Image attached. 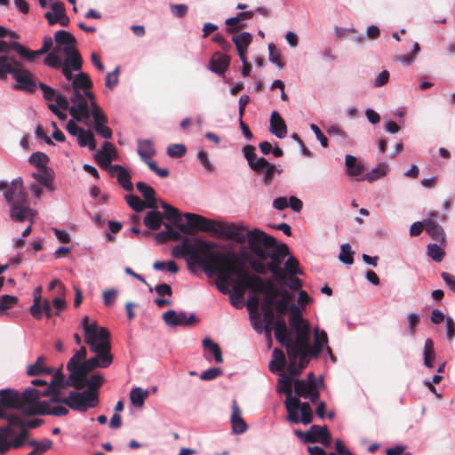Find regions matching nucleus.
I'll return each mask as SVG.
<instances>
[{
	"label": "nucleus",
	"mask_w": 455,
	"mask_h": 455,
	"mask_svg": "<svg viewBox=\"0 0 455 455\" xmlns=\"http://www.w3.org/2000/svg\"><path fill=\"white\" fill-rule=\"evenodd\" d=\"M218 244L197 237H185L181 244L173 248V255L184 258L188 266H200L204 271L212 275L218 274L217 288L222 293H228V280L230 275H235L233 291L229 294L232 306L235 308L243 307L244 291L248 290L243 283L251 278V273L246 262L235 253H226L214 251Z\"/></svg>",
	"instance_id": "1"
},
{
	"label": "nucleus",
	"mask_w": 455,
	"mask_h": 455,
	"mask_svg": "<svg viewBox=\"0 0 455 455\" xmlns=\"http://www.w3.org/2000/svg\"><path fill=\"white\" fill-rule=\"evenodd\" d=\"M264 313L263 322L266 331L270 333L268 327L273 324L275 337L285 347L289 358L287 370L291 376L299 375L308 364L312 357H317L323 348L327 355L335 361L331 347L328 346L327 333L318 327L314 330V343L310 346V327L307 321L300 316V308L296 305L291 306L290 329L283 319L275 320L272 308L261 307Z\"/></svg>",
	"instance_id": "2"
},
{
	"label": "nucleus",
	"mask_w": 455,
	"mask_h": 455,
	"mask_svg": "<svg viewBox=\"0 0 455 455\" xmlns=\"http://www.w3.org/2000/svg\"><path fill=\"white\" fill-rule=\"evenodd\" d=\"M81 325L84 330V342L94 356L86 359L87 350L84 347H81L68 362L67 369L69 371L68 384L77 387L84 386L83 381L87 373L98 368L109 367L114 359L108 331L98 325L96 322H90L87 315L82 318Z\"/></svg>",
	"instance_id": "3"
},
{
	"label": "nucleus",
	"mask_w": 455,
	"mask_h": 455,
	"mask_svg": "<svg viewBox=\"0 0 455 455\" xmlns=\"http://www.w3.org/2000/svg\"><path fill=\"white\" fill-rule=\"evenodd\" d=\"M43 423L41 419L24 420L17 413H6L0 408V454L12 448H20L25 443L28 429L36 428Z\"/></svg>",
	"instance_id": "4"
},
{
	"label": "nucleus",
	"mask_w": 455,
	"mask_h": 455,
	"mask_svg": "<svg viewBox=\"0 0 455 455\" xmlns=\"http://www.w3.org/2000/svg\"><path fill=\"white\" fill-rule=\"evenodd\" d=\"M183 217L188 220V226L196 231L211 233L216 237H223L243 243L245 241L243 231L245 228L234 223L224 224L196 213H184Z\"/></svg>",
	"instance_id": "5"
},
{
	"label": "nucleus",
	"mask_w": 455,
	"mask_h": 455,
	"mask_svg": "<svg viewBox=\"0 0 455 455\" xmlns=\"http://www.w3.org/2000/svg\"><path fill=\"white\" fill-rule=\"evenodd\" d=\"M278 382L277 392L286 395L284 401L287 411L286 419L293 424L308 425L313 421V411L308 403H301L297 396L292 395L294 380L283 373Z\"/></svg>",
	"instance_id": "6"
},
{
	"label": "nucleus",
	"mask_w": 455,
	"mask_h": 455,
	"mask_svg": "<svg viewBox=\"0 0 455 455\" xmlns=\"http://www.w3.org/2000/svg\"><path fill=\"white\" fill-rule=\"evenodd\" d=\"M54 41L59 46H63L62 52L66 59L62 65V73L67 80L72 79V72L82 68V58L75 48L76 38L66 30H59L54 35Z\"/></svg>",
	"instance_id": "7"
},
{
	"label": "nucleus",
	"mask_w": 455,
	"mask_h": 455,
	"mask_svg": "<svg viewBox=\"0 0 455 455\" xmlns=\"http://www.w3.org/2000/svg\"><path fill=\"white\" fill-rule=\"evenodd\" d=\"M70 102L69 114L73 119L90 126V116H92L94 107H100L93 93L90 91L73 92Z\"/></svg>",
	"instance_id": "8"
},
{
	"label": "nucleus",
	"mask_w": 455,
	"mask_h": 455,
	"mask_svg": "<svg viewBox=\"0 0 455 455\" xmlns=\"http://www.w3.org/2000/svg\"><path fill=\"white\" fill-rule=\"evenodd\" d=\"M46 392H40L35 387H28L20 393V410L27 415H43L46 401H40V397Z\"/></svg>",
	"instance_id": "9"
},
{
	"label": "nucleus",
	"mask_w": 455,
	"mask_h": 455,
	"mask_svg": "<svg viewBox=\"0 0 455 455\" xmlns=\"http://www.w3.org/2000/svg\"><path fill=\"white\" fill-rule=\"evenodd\" d=\"M249 248L256 257L267 259V251L274 248L276 240L259 229H253L245 235Z\"/></svg>",
	"instance_id": "10"
},
{
	"label": "nucleus",
	"mask_w": 455,
	"mask_h": 455,
	"mask_svg": "<svg viewBox=\"0 0 455 455\" xmlns=\"http://www.w3.org/2000/svg\"><path fill=\"white\" fill-rule=\"evenodd\" d=\"M61 403L74 411H86L98 405L99 398L98 395L91 391H71L67 397L61 400Z\"/></svg>",
	"instance_id": "11"
},
{
	"label": "nucleus",
	"mask_w": 455,
	"mask_h": 455,
	"mask_svg": "<svg viewBox=\"0 0 455 455\" xmlns=\"http://www.w3.org/2000/svg\"><path fill=\"white\" fill-rule=\"evenodd\" d=\"M323 385V379H317L313 372H310L306 379L294 380L295 396L309 399L312 403H316L319 398V386Z\"/></svg>",
	"instance_id": "12"
},
{
	"label": "nucleus",
	"mask_w": 455,
	"mask_h": 455,
	"mask_svg": "<svg viewBox=\"0 0 455 455\" xmlns=\"http://www.w3.org/2000/svg\"><path fill=\"white\" fill-rule=\"evenodd\" d=\"M243 285L252 293H262L265 295V300L261 307L267 306V308H272L275 304V290L270 280H264L254 274L251 278L243 282Z\"/></svg>",
	"instance_id": "13"
},
{
	"label": "nucleus",
	"mask_w": 455,
	"mask_h": 455,
	"mask_svg": "<svg viewBox=\"0 0 455 455\" xmlns=\"http://www.w3.org/2000/svg\"><path fill=\"white\" fill-rule=\"evenodd\" d=\"M289 254V248L284 243H275L274 248H270L267 251V259L270 261L267 263L269 271L279 279L285 278V273L282 268L283 259Z\"/></svg>",
	"instance_id": "14"
},
{
	"label": "nucleus",
	"mask_w": 455,
	"mask_h": 455,
	"mask_svg": "<svg viewBox=\"0 0 455 455\" xmlns=\"http://www.w3.org/2000/svg\"><path fill=\"white\" fill-rule=\"evenodd\" d=\"M67 131L74 137H76L80 147H88L90 150H96V140L93 133L78 126L74 120H69L67 124Z\"/></svg>",
	"instance_id": "15"
},
{
	"label": "nucleus",
	"mask_w": 455,
	"mask_h": 455,
	"mask_svg": "<svg viewBox=\"0 0 455 455\" xmlns=\"http://www.w3.org/2000/svg\"><path fill=\"white\" fill-rule=\"evenodd\" d=\"M4 196L8 205L15 203H26L28 195L25 191L23 180L20 177L14 179L10 185L6 186Z\"/></svg>",
	"instance_id": "16"
},
{
	"label": "nucleus",
	"mask_w": 455,
	"mask_h": 455,
	"mask_svg": "<svg viewBox=\"0 0 455 455\" xmlns=\"http://www.w3.org/2000/svg\"><path fill=\"white\" fill-rule=\"evenodd\" d=\"M16 81L14 88L26 92H33L38 86L31 72L26 69L16 68L12 75Z\"/></svg>",
	"instance_id": "17"
},
{
	"label": "nucleus",
	"mask_w": 455,
	"mask_h": 455,
	"mask_svg": "<svg viewBox=\"0 0 455 455\" xmlns=\"http://www.w3.org/2000/svg\"><path fill=\"white\" fill-rule=\"evenodd\" d=\"M163 319L170 327L188 326L196 321V315L193 313L188 315L186 312L177 313L170 309L163 315Z\"/></svg>",
	"instance_id": "18"
},
{
	"label": "nucleus",
	"mask_w": 455,
	"mask_h": 455,
	"mask_svg": "<svg viewBox=\"0 0 455 455\" xmlns=\"http://www.w3.org/2000/svg\"><path fill=\"white\" fill-rule=\"evenodd\" d=\"M92 117L93 119L92 127L97 134L104 140H110L112 138V131L107 126L108 117L100 107H94Z\"/></svg>",
	"instance_id": "19"
},
{
	"label": "nucleus",
	"mask_w": 455,
	"mask_h": 455,
	"mask_svg": "<svg viewBox=\"0 0 455 455\" xmlns=\"http://www.w3.org/2000/svg\"><path fill=\"white\" fill-rule=\"evenodd\" d=\"M10 206V217L13 221L23 222L29 220V222L34 223V217L36 212L30 208L26 203H15Z\"/></svg>",
	"instance_id": "20"
},
{
	"label": "nucleus",
	"mask_w": 455,
	"mask_h": 455,
	"mask_svg": "<svg viewBox=\"0 0 455 455\" xmlns=\"http://www.w3.org/2000/svg\"><path fill=\"white\" fill-rule=\"evenodd\" d=\"M117 156L116 148L109 142L104 143L102 149L97 151L96 160L101 168L109 170L111 162Z\"/></svg>",
	"instance_id": "21"
},
{
	"label": "nucleus",
	"mask_w": 455,
	"mask_h": 455,
	"mask_svg": "<svg viewBox=\"0 0 455 455\" xmlns=\"http://www.w3.org/2000/svg\"><path fill=\"white\" fill-rule=\"evenodd\" d=\"M307 434L308 435L307 443H321L324 446L331 444V435L326 426L313 425Z\"/></svg>",
	"instance_id": "22"
},
{
	"label": "nucleus",
	"mask_w": 455,
	"mask_h": 455,
	"mask_svg": "<svg viewBox=\"0 0 455 455\" xmlns=\"http://www.w3.org/2000/svg\"><path fill=\"white\" fill-rule=\"evenodd\" d=\"M71 82V88L73 92H83L89 91L92 86V82L87 74L80 70L72 72V79L68 80Z\"/></svg>",
	"instance_id": "23"
},
{
	"label": "nucleus",
	"mask_w": 455,
	"mask_h": 455,
	"mask_svg": "<svg viewBox=\"0 0 455 455\" xmlns=\"http://www.w3.org/2000/svg\"><path fill=\"white\" fill-rule=\"evenodd\" d=\"M111 176H116L119 185L126 191H132L133 185L131 181V175L127 169L119 164H115L108 170Z\"/></svg>",
	"instance_id": "24"
},
{
	"label": "nucleus",
	"mask_w": 455,
	"mask_h": 455,
	"mask_svg": "<svg viewBox=\"0 0 455 455\" xmlns=\"http://www.w3.org/2000/svg\"><path fill=\"white\" fill-rule=\"evenodd\" d=\"M0 403L5 408L20 410V393L14 389H1Z\"/></svg>",
	"instance_id": "25"
},
{
	"label": "nucleus",
	"mask_w": 455,
	"mask_h": 455,
	"mask_svg": "<svg viewBox=\"0 0 455 455\" xmlns=\"http://www.w3.org/2000/svg\"><path fill=\"white\" fill-rule=\"evenodd\" d=\"M59 394H54L50 400L46 401V405L44 407L43 415H54V416H64L68 413V409L62 404H56V403H61Z\"/></svg>",
	"instance_id": "26"
},
{
	"label": "nucleus",
	"mask_w": 455,
	"mask_h": 455,
	"mask_svg": "<svg viewBox=\"0 0 455 455\" xmlns=\"http://www.w3.org/2000/svg\"><path fill=\"white\" fill-rule=\"evenodd\" d=\"M232 431L235 434L241 435L247 430V424L242 418V411L235 401L232 403V413L230 417Z\"/></svg>",
	"instance_id": "27"
},
{
	"label": "nucleus",
	"mask_w": 455,
	"mask_h": 455,
	"mask_svg": "<svg viewBox=\"0 0 455 455\" xmlns=\"http://www.w3.org/2000/svg\"><path fill=\"white\" fill-rule=\"evenodd\" d=\"M431 218H428L425 220V229L426 232L435 240L440 242L442 244L445 243V234L443 228L436 224L433 218L435 217V212H430Z\"/></svg>",
	"instance_id": "28"
},
{
	"label": "nucleus",
	"mask_w": 455,
	"mask_h": 455,
	"mask_svg": "<svg viewBox=\"0 0 455 455\" xmlns=\"http://www.w3.org/2000/svg\"><path fill=\"white\" fill-rule=\"evenodd\" d=\"M243 151L249 166L253 171L260 172L264 166L267 165V161L264 157H257L254 148L252 146H245Z\"/></svg>",
	"instance_id": "29"
},
{
	"label": "nucleus",
	"mask_w": 455,
	"mask_h": 455,
	"mask_svg": "<svg viewBox=\"0 0 455 455\" xmlns=\"http://www.w3.org/2000/svg\"><path fill=\"white\" fill-rule=\"evenodd\" d=\"M269 131L279 139H283L287 135V126L277 111H273L270 116Z\"/></svg>",
	"instance_id": "30"
},
{
	"label": "nucleus",
	"mask_w": 455,
	"mask_h": 455,
	"mask_svg": "<svg viewBox=\"0 0 455 455\" xmlns=\"http://www.w3.org/2000/svg\"><path fill=\"white\" fill-rule=\"evenodd\" d=\"M232 41L235 45L239 58L244 59L248 46L252 41L251 34L249 32H242L238 35L233 36Z\"/></svg>",
	"instance_id": "31"
},
{
	"label": "nucleus",
	"mask_w": 455,
	"mask_h": 455,
	"mask_svg": "<svg viewBox=\"0 0 455 455\" xmlns=\"http://www.w3.org/2000/svg\"><path fill=\"white\" fill-rule=\"evenodd\" d=\"M286 364V358L283 352L275 348L272 352V360L268 363V369L272 373L283 375Z\"/></svg>",
	"instance_id": "32"
},
{
	"label": "nucleus",
	"mask_w": 455,
	"mask_h": 455,
	"mask_svg": "<svg viewBox=\"0 0 455 455\" xmlns=\"http://www.w3.org/2000/svg\"><path fill=\"white\" fill-rule=\"evenodd\" d=\"M230 64V59L228 56L221 54V53H215L212 60L210 64V70L221 75L223 74Z\"/></svg>",
	"instance_id": "33"
},
{
	"label": "nucleus",
	"mask_w": 455,
	"mask_h": 455,
	"mask_svg": "<svg viewBox=\"0 0 455 455\" xmlns=\"http://www.w3.org/2000/svg\"><path fill=\"white\" fill-rule=\"evenodd\" d=\"M88 374L89 373H87L84 376V379L83 381V383H84L83 387H74L76 388L77 390H81L85 386H87V389L85 391H91V392H93L96 395H98V391H99V389L100 388V387L102 386V384L104 382V378L100 373H95V374H92V375H91L89 377H88Z\"/></svg>",
	"instance_id": "34"
},
{
	"label": "nucleus",
	"mask_w": 455,
	"mask_h": 455,
	"mask_svg": "<svg viewBox=\"0 0 455 455\" xmlns=\"http://www.w3.org/2000/svg\"><path fill=\"white\" fill-rule=\"evenodd\" d=\"M136 188L141 193V195L147 201L148 208L156 210L157 208V205H156V200L155 197L156 192L153 189V188L142 181L137 182Z\"/></svg>",
	"instance_id": "35"
},
{
	"label": "nucleus",
	"mask_w": 455,
	"mask_h": 455,
	"mask_svg": "<svg viewBox=\"0 0 455 455\" xmlns=\"http://www.w3.org/2000/svg\"><path fill=\"white\" fill-rule=\"evenodd\" d=\"M160 203H161L162 208L165 212V218L169 221H172V223L177 225L179 227V228L181 230H185L186 228H188V225L186 226L184 224H179V221L181 220V215L180 213V211L177 208L172 206L171 204H169L164 201H160ZM189 228H191L189 227Z\"/></svg>",
	"instance_id": "36"
},
{
	"label": "nucleus",
	"mask_w": 455,
	"mask_h": 455,
	"mask_svg": "<svg viewBox=\"0 0 455 455\" xmlns=\"http://www.w3.org/2000/svg\"><path fill=\"white\" fill-rule=\"evenodd\" d=\"M435 358V351L434 347V341L428 338L425 340L423 347V363L424 365L432 369L434 367V360Z\"/></svg>",
	"instance_id": "37"
},
{
	"label": "nucleus",
	"mask_w": 455,
	"mask_h": 455,
	"mask_svg": "<svg viewBox=\"0 0 455 455\" xmlns=\"http://www.w3.org/2000/svg\"><path fill=\"white\" fill-rule=\"evenodd\" d=\"M149 392L148 389L136 387H133L130 392V400L133 406L141 408L144 405L145 401L148 399Z\"/></svg>",
	"instance_id": "38"
},
{
	"label": "nucleus",
	"mask_w": 455,
	"mask_h": 455,
	"mask_svg": "<svg viewBox=\"0 0 455 455\" xmlns=\"http://www.w3.org/2000/svg\"><path fill=\"white\" fill-rule=\"evenodd\" d=\"M137 152L142 160L152 158L156 155V149L150 140H138Z\"/></svg>",
	"instance_id": "39"
},
{
	"label": "nucleus",
	"mask_w": 455,
	"mask_h": 455,
	"mask_svg": "<svg viewBox=\"0 0 455 455\" xmlns=\"http://www.w3.org/2000/svg\"><path fill=\"white\" fill-rule=\"evenodd\" d=\"M345 164L347 168V173L349 176H358L362 174L364 170L363 165L352 155H347L345 156Z\"/></svg>",
	"instance_id": "40"
},
{
	"label": "nucleus",
	"mask_w": 455,
	"mask_h": 455,
	"mask_svg": "<svg viewBox=\"0 0 455 455\" xmlns=\"http://www.w3.org/2000/svg\"><path fill=\"white\" fill-rule=\"evenodd\" d=\"M163 216L161 212L155 210L148 212L144 218L145 226L151 230H157L161 228Z\"/></svg>",
	"instance_id": "41"
},
{
	"label": "nucleus",
	"mask_w": 455,
	"mask_h": 455,
	"mask_svg": "<svg viewBox=\"0 0 455 455\" xmlns=\"http://www.w3.org/2000/svg\"><path fill=\"white\" fill-rule=\"evenodd\" d=\"M65 12V6L61 2L53 3L51 11L44 13V18L52 26L58 22L59 17Z\"/></svg>",
	"instance_id": "42"
},
{
	"label": "nucleus",
	"mask_w": 455,
	"mask_h": 455,
	"mask_svg": "<svg viewBox=\"0 0 455 455\" xmlns=\"http://www.w3.org/2000/svg\"><path fill=\"white\" fill-rule=\"evenodd\" d=\"M12 50H14L20 57L26 59L28 61H33L36 57L43 55L41 50L29 51L19 43L12 44Z\"/></svg>",
	"instance_id": "43"
},
{
	"label": "nucleus",
	"mask_w": 455,
	"mask_h": 455,
	"mask_svg": "<svg viewBox=\"0 0 455 455\" xmlns=\"http://www.w3.org/2000/svg\"><path fill=\"white\" fill-rule=\"evenodd\" d=\"M44 372L50 373L51 369L44 366V357L43 355L39 356L36 363L29 365L27 370L28 376H37Z\"/></svg>",
	"instance_id": "44"
},
{
	"label": "nucleus",
	"mask_w": 455,
	"mask_h": 455,
	"mask_svg": "<svg viewBox=\"0 0 455 455\" xmlns=\"http://www.w3.org/2000/svg\"><path fill=\"white\" fill-rule=\"evenodd\" d=\"M203 347L212 354L217 363H221L223 362L222 352L220 346L210 338H205L203 340Z\"/></svg>",
	"instance_id": "45"
},
{
	"label": "nucleus",
	"mask_w": 455,
	"mask_h": 455,
	"mask_svg": "<svg viewBox=\"0 0 455 455\" xmlns=\"http://www.w3.org/2000/svg\"><path fill=\"white\" fill-rule=\"evenodd\" d=\"M19 301L17 296L13 295H2L0 297V316L7 314V310L13 307Z\"/></svg>",
	"instance_id": "46"
},
{
	"label": "nucleus",
	"mask_w": 455,
	"mask_h": 455,
	"mask_svg": "<svg viewBox=\"0 0 455 455\" xmlns=\"http://www.w3.org/2000/svg\"><path fill=\"white\" fill-rule=\"evenodd\" d=\"M32 177L42 185L47 180L54 179V172L50 167L37 168V171L32 173Z\"/></svg>",
	"instance_id": "47"
},
{
	"label": "nucleus",
	"mask_w": 455,
	"mask_h": 455,
	"mask_svg": "<svg viewBox=\"0 0 455 455\" xmlns=\"http://www.w3.org/2000/svg\"><path fill=\"white\" fill-rule=\"evenodd\" d=\"M125 200L128 205L136 212H140L148 208V204L142 201L138 196L127 195Z\"/></svg>",
	"instance_id": "48"
},
{
	"label": "nucleus",
	"mask_w": 455,
	"mask_h": 455,
	"mask_svg": "<svg viewBox=\"0 0 455 455\" xmlns=\"http://www.w3.org/2000/svg\"><path fill=\"white\" fill-rule=\"evenodd\" d=\"M387 172V166L384 164H379L376 168L372 169L371 172H367L363 180H366L370 182H372L381 177H384ZM362 179H358L361 180Z\"/></svg>",
	"instance_id": "49"
},
{
	"label": "nucleus",
	"mask_w": 455,
	"mask_h": 455,
	"mask_svg": "<svg viewBox=\"0 0 455 455\" xmlns=\"http://www.w3.org/2000/svg\"><path fill=\"white\" fill-rule=\"evenodd\" d=\"M16 68L11 65V58L0 56V79H4L8 74L13 75Z\"/></svg>",
	"instance_id": "50"
},
{
	"label": "nucleus",
	"mask_w": 455,
	"mask_h": 455,
	"mask_svg": "<svg viewBox=\"0 0 455 455\" xmlns=\"http://www.w3.org/2000/svg\"><path fill=\"white\" fill-rule=\"evenodd\" d=\"M354 251L351 250V246L349 243H343L340 246V252L339 255V259L346 264V265H352L354 262Z\"/></svg>",
	"instance_id": "51"
},
{
	"label": "nucleus",
	"mask_w": 455,
	"mask_h": 455,
	"mask_svg": "<svg viewBox=\"0 0 455 455\" xmlns=\"http://www.w3.org/2000/svg\"><path fill=\"white\" fill-rule=\"evenodd\" d=\"M267 259H263L261 257H256L254 259H250L249 263L252 270H254L258 274L265 275L269 271L267 264L265 261Z\"/></svg>",
	"instance_id": "52"
},
{
	"label": "nucleus",
	"mask_w": 455,
	"mask_h": 455,
	"mask_svg": "<svg viewBox=\"0 0 455 455\" xmlns=\"http://www.w3.org/2000/svg\"><path fill=\"white\" fill-rule=\"evenodd\" d=\"M444 250L436 243H429L427 245V256L436 262H441L444 257Z\"/></svg>",
	"instance_id": "53"
},
{
	"label": "nucleus",
	"mask_w": 455,
	"mask_h": 455,
	"mask_svg": "<svg viewBox=\"0 0 455 455\" xmlns=\"http://www.w3.org/2000/svg\"><path fill=\"white\" fill-rule=\"evenodd\" d=\"M28 161L36 168H42L47 167L46 164L50 161V158L46 154L43 152H35L29 156Z\"/></svg>",
	"instance_id": "54"
},
{
	"label": "nucleus",
	"mask_w": 455,
	"mask_h": 455,
	"mask_svg": "<svg viewBox=\"0 0 455 455\" xmlns=\"http://www.w3.org/2000/svg\"><path fill=\"white\" fill-rule=\"evenodd\" d=\"M43 300L44 299H42L41 296L36 295L33 300V304L29 308V312L32 315V316L38 320L41 319L43 316Z\"/></svg>",
	"instance_id": "55"
},
{
	"label": "nucleus",
	"mask_w": 455,
	"mask_h": 455,
	"mask_svg": "<svg viewBox=\"0 0 455 455\" xmlns=\"http://www.w3.org/2000/svg\"><path fill=\"white\" fill-rule=\"evenodd\" d=\"M57 49H54L52 52H50L44 60V62L46 66L52 68H61L63 62H61L60 58L56 53Z\"/></svg>",
	"instance_id": "56"
},
{
	"label": "nucleus",
	"mask_w": 455,
	"mask_h": 455,
	"mask_svg": "<svg viewBox=\"0 0 455 455\" xmlns=\"http://www.w3.org/2000/svg\"><path fill=\"white\" fill-rule=\"evenodd\" d=\"M286 272L291 275H301L302 272L299 267L298 260L293 257L290 256L284 263Z\"/></svg>",
	"instance_id": "57"
},
{
	"label": "nucleus",
	"mask_w": 455,
	"mask_h": 455,
	"mask_svg": "<svg viewBox=\"0 0 455 455\" xmlns=\"http://www.w3.org/2000/svg\"><path fill=\"white\" fill-rule=\"evenodd\" d=\"M186 147L182 144H172L167 148V154L171 157L180 158L186 154Z\"/></svg>",
	"instance_id": "58"
},
{
	"label": "nucleus",
	"mask_w": 455,
	"mask_h": 455,
	"mask_svg": "<svg viewBox=\"0 0 455 455\" xmlns=\"http://www.w3.org/2000/svg\"><path fill=\"white\" fill-rule=\"evenodd\" d=\"M408 331L411 336L414 337L416 334V326L419 322V315L416 312L408 314Z\"/></svg>",
	"instance_id": "59"
},
{
	"label": "nucleus",
	"mask_w": 455,
	"mask_h": 455,
	"mask_svg": "<svg viewBox=\"0 0 455 455\" xmlns=\"http://www.w3.org/2000/svg\"><path fill=\"white\" fill-rule=\"evenodd\" d=\"M221 373H222V371L220 368H218V367L210 368L201 373L200 379L203 380H212V379H216Z\"/></svg>",
	"instance_id": "60"
},
{
	"label": "nucleus",
	"mask_w": 455,
	"mask_h": 455,
	"mask_svg": "<svg viewBox=\"0 0 455 455\" xmlns=\"http://www.w3.org/2000/svg\"><path fill=\"white\" fill-rule=\"evenodd\" d=\"M197 159L199 160V162L202 164V165L204 167L205 170H207L209 172L213 171L214 165L210 162V160L208 158V155L204 150H203V149L198 150Z\"/></svg>",
	"instance_id": "61"
},
{
	"label": "nucleus",
	"mask_w": 455,
	"mask_h": 455,
	"mask_svg": "<svg viewBox=\"0 0 455 455\" xmlns=\"http://www.w3.org/2000/svg\"><path fill=\"white\" fill-rule=\"evenodd\" d=\"M264 175V181L269 184L274 179L275 165L267 162V165L264 166L259 172Z\"/></svg>",
	"instance_id": "62"
},
{
	"label": "nucleus",
	"mask_w": 455,
	"mask_h": 455,
	"mask_svg": "<svg viewBox=\"0 0 455 455\" xmlns=\"http://www.w3.org/2000/svg\"><path fill=\"white\" fill-rule=\"evenodd\" d=\"M38 87L42 90L44 98L48 101L53 100L57 96L54 89L43 83H39Z\"/></svg>",
	"instance_id": "63"
},
{
	"label": "nucleus",
	"mask_w": 455,
	"mask_h": 455,
	"mask_svg": "<svg viewBox=\"0 0 455 455\" xmlns=\"http://www.w3.org/2000/svg\"><path fill=\"white\" fill-rule=\"evenodd\" d=\"M445 322L446 337L452 341L455 338V322L451 317H447Z\"/></svg>",
	"instance_id": "64"
}]
</instances>
